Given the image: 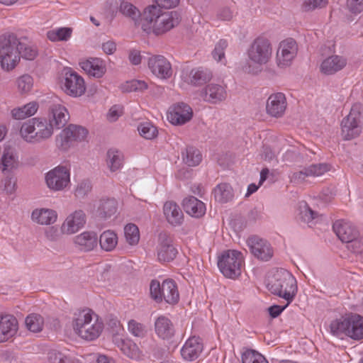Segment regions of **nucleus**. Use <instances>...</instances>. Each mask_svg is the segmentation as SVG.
Returning <instances> with one entry per match:
<instances>
[{"label":"nucleus","mask_w":363,"mask_h":363,"mask_svg":"<svg viewBox=\"0 0 363 363\" xmlns=\"http://www.w3.org/2000/svg\"><path fill=\"white\" fill-rule=\"evenodd\" d=\"M147 88V84L144 81L132 80L122 84L121 89L123 92L143 91Z\"/></svg>","instance_id":"nucleus-51"},{"label":"nucleus","mask_w":363,"mask_h":363,"mask_svg":"<svg viewBox=\"0 0 363 363\" xmlns=\"http://www.w3.org/2000/svg\"><path fill=\"white\" fill-rule=\"evenodd\" d=\"M150 296L157 302L162 301V286L157 280H152L150 286Z\"/></svg>","instance_id":"nucleus-58"},{"label":"nucleus","mask_w":363,"mask_h":363,"mask_svg":"<svg viewBox=\"0 0 363 363\" xmlns=\"http://www.w3.org/2000/svg\"><path fill=\"white\" fill-rule=\"evenodd\" d=\"M361 105L352 106L350 113L341 122V135L345 140H352L362 132L360 125Z\"/></svg>","instance_id":"nucleus-8"},{"label":"nucleus","mask_w":363,"mask_h":363,"mask_svg":"<svg viewBox=\"0 0 363 363\" xmlns=\"http://www.w3.org/2000/svg\"><path fill=\"white\" fill-rule=\"evenodd\" d=\"M73 328L82 338L92 340L102 331V324L97 321L96 315L90 309H84L74 313Z\"/></svg>","instance_id":"nucleus-4"},{"label":"nucleus","mask_w":363,"mask_h":363,"mask_svg":"<svg viewBox=\"0 0 363 363\" xmlns=\"http://www.w3.org/2000/svg\"><path fill=\"white\" fill-rule=\"evenodd\" d=\"M242 363H268L265 357L254 350H248L242 354Z\"/></svg>","instance_id":"nucleus-48"},{"label":"nucleus","mask_w":363,"mask_h":363,"mask_svg":"<svg viewBox=\"0 0 363 363\" xmlns=\"http://www.w3.org/2000/svg\"><path fill=\"white\" fill-rule=\"evenodd\" d=\"M128 330L133 335L138 337H143L147 333L145 326L134 320L128 322Z\"/></svg>","instance_id":"nucleus-55"},{"label":"nucleus","mask_w":363,"mask_h":363,"mask_svg":"<svg viewBox=\"0 0 363 363\" xmlns=\"http://www.w3.org/2000/svg\"><path fill=\"white\" fill-rule=\"evenodd\" d=\"M203 350V344L199 337H189L181 350V355L186 361L192 362L196 359Z\"/></svg>","instance_id":"nucleus-21"},{"label":"nucleus","mask_w":363,"mask_h":363,"mask_svg":"<svg viewBox=\"0 0 363 363\" xmlns=\"http://www.w3.org/2000/svg\"><path fill=\"white\" fill-rule=\"evenodd\" d=\"M49 123L53 124V128H63L69 120V113L66 108L60 104H52L49 108Z\"/></svg>","instance_id":"nucleus-23"},{"label":"nucleus","mask_w":363,"mask_h":363,"mask_svg":"<svg viewBox=\"0 0 363 363\" xmlns=\"http://www.w3.org/2000/svg\"><path fill=\"white\" fill-rule=\"evenodd\" d=\"M155 331L157 336L162 340H169L175 333L172 323L164 315H160L156 319Z\"/></svg>","instance_id":"nucleus-25"},{"label":"nucleus","mask_w":363,"mask_h":363,"mask_svg":"<svg viewBox=\"0 0 363 363\" xmlns=\"http://www.w3.org/2000/svg\"><path fill=\"white\" fill-rule=\"evenodd\" d=\"M328 0H304L303 9L305 11H311L326 6Z\"/></svg>","instance_id":"nucleus-57"},{"label":"nucleus","mask_w":363,"mask_h":363,"mask_svg":"<svg viewBox=\"0 0 363 363\" xmlns=\"http://www.w3.org/2000/svg\"><path fill=\"white\" fill-rule=\"evenodd\" d=\"M227 96L225 88L218 84L211 83L208 84L201 91V96L204 101L217 104L225 99Z\"/></svg>","instance_id":"nucleus-22"},{"label":"nucleus","mask_w":363,"mask_h":363,"mask_svg":"<svg viewBox=\"0 0 363 363\" xmlns=\"http://www.w3.org/2000/svg\"><path fill=\"white\" fill-rule=\"evenodd\" d=\"M310 177L309 174L308 173L307 167H305L303 169L294 172L291 177V180L293 182L295 183H302L305 181L306 177Z\"/></svg>","instance_id":"nucleus-60"},{"label":"nucleus","mask_w":363,"mask_h":363,"mask_svg":"<svg viewBox=\"0 0 363 363\" xmlns=\"http://www.w3.org/2000/svg\"><path fill=\"white\" fill-rule=\"evenodd\" d=\"M20 58L23 57L27 60H33L38 55V50L35 46L26 44L21 41L19 45Z\"/></svg>","instance_id":"nucleus-50"},{"label":"nucleus","mask_w":363,"mask_h":363,"mask_svg":"<svg viewBox=\"0 0 363 363\" xmlns=\"http://www.w3.org/2000/svg\"><path fill=\"white\" fill-rule=\"evenodd\" d=\"M177 252V250L173 245L172 237L166 232L160 233L158 238V259L164 262L172 261Z\"/></svg>","instance_id":"nucleus-13"},{"label":"nucleus","mask_w":363,"mask_h":363,"mask_svg":"<svg viewBox=\"0 0 363 363\" xmlns=\"http://www.w3.org/2000/svg\"><path fill=\"white\" fill-rule=\"evenodd\" d=\"M18 160L15 155L14 148L8 146L4 148L1 160V168L2 171L11 170L17 167Z\"/></svg>","instance_id":"nucleus-36"},{"label":"nucleus","mask_w":363,"mask_h":363,"mask_svg":"<svg viewBox=\"0 0 363 363\" xmlns=\"http://www.w3.org/2000/svg\"><path fill=\"white\" fill-rule=\"evenodd\" d=\"M57 213L49 208L35 209L31 215L32 220L40 225H50L57 220Z\"/></svg>","instance_id":"nucleus-31"},{"label":"nucleus","mask_w":363,"mask_h":363,"mask_svg":"<svg viewBox=\"0 0 363 363\" xmlns=\"http://www.w3.org/2000/svg\"><path fill=\"white\" fill-rule=\"evenodd\" d=\"M16 179L13 177H8L2 181L4 184V190L7 194H12L15 190L16 186Z\"/></svg>","instance_id":"nucleus-63"},{"label":"nucleus","mask_w":363,"mask_h":363,"mask_svg":"<svg viewBox=\"0 0 363 363\" xmlns=\"http://www.w3.org/2000/svg\"><path fill=\"white\" fill-rule=\"evenodd\" d=\"M242 262L241 252L237 250H227L218 257V267L225 277L235 279L241 274Z\"/></svg>","instance_id":"nucleus-7"},{"label":"nucleus","mask_w":363,"mask_h":363,"mask_svg":"<svg viewBox=\"0 0 363 363\" xmlns=\"http://www.w3.org/2000/svg\"><path fill=\"white\" fill-rule=\"evenodd\" d=\"M300 209L301 219L303 222L307 223L310 227L319 220L318 213L311 209L306 203H303V204L300 206Z\"/></svg>","instance_id":"nucleus-41"},{"label":"nucleus","mask_w":363,"mask_h":363,"mask_svg":"<svg viewBox=\"0 0 363 363\" xmlns=\"http://www.w3.org/2000/svg\"><path fill=\"white\" fill-rule=\"evenodd\" d=\"M53 133V124L45 118H33L23 123L20 130L21 137L28 143H40Z\"/></svg>","instance_id":"nucleus-6"},{"label":"nucleus","mask_w":363,"mask_h":363,"mask_svg":"<svg viewBox=\"0 0 363 363\" xmlns=\"http://www.w3.org/2000/svg\"><path fill=\"white\" fill-rule=\"evenodd\" d=\"M347 5L352 13H360L363 11V0H347Z\"/></svg>","instance_id":"nucleus-61"},{"label":"nucleus","mask_w":363,"mask_h":363,"mask_svg":"<svg viewBox=\"0 0 363 363\" xmlns=\"http://www.w3.org/2000/svg\"><path fill=\"white\" fill-rule=\"evenodd\" d=\"M164 214L167 221L173 225L182 224L184 215L180 207L174 201H167L163 208Z\"/></svg>","instance_id":"nucleus-28"},{"label":"nucleus","mask_w":363,"mask_h":363,"mask_svg":"<svg viewBox=\"0 0 363 363\" xmlns=\"http://www.w3.org/2000/svg\"><path fill=\"white\" fill-rule=\"evenodd\" d=\"M18 330V322L13 315H0V343L13 338Z\"/></svg>","instance_id":"nucleus-17"},{"label":"nucleus","mask_w":363,"mask_h":363,"mask_svg":"<svg viewBox=\"0 0 363 363\" xmlns=\"http://www.w3.org/2000/svg\"><path fill=\"white\" fill-rule=\"evenodd\" d=\"M50 363H67V357L60 352L52 350L48 353Z\"/></svg>","instance_id":"nucleus-59"},{"label":"nucleus","mask_w":363,"mask_h":363,"mask_svg":"<svg viewBox=\"0 0 363 363\" xmlns=\"http://www.w3.org/2000/svg\"><path fill=\"white\" fill-rule=\"evenodd\" d=\"M252 254L257 259L268 261L273 256V250L270 244L264 239L254 235L247 240Z\"/></svg>","instance_id":"nucleus-14"},{"label":"nucleus","mask_w":363,"mask_h":363,"mask_svg":"<svg viewBox=\"0 0 363 363\" xmlns=\"http://www.w3.org/2000/svg\"><path fill=\"white\" fill-rule=\"evenodd\" d=\"M333 228L338 238L346 244L359 235L356 228L351 223L343 220H336L333 225Z\"/></svg>","instance_id":"nucleus-19"},{"label":"nucleus","mask_w":363,"mask_h":363,"mask_svg":"<svg viewBox=\"0 0 363 363\" xmlns=\"http://www.w3.org/2000/svg\"><path fill=\"white\" fill-rule=\"evenodd\" d=\"M118 243L117 235L111 230L104 231L100 236L99 244L102 250L110 252Z\"/></svg>","instance_id":"nucleus-39"},{"label":"nucleus","mask_w":363,"mask_h":363,"mask_svg":"<svg viewBox=\"0 0 363 363\" xmlns=\"http://www.w3.org/2000/svg\"><path fill=\"white\" fill-rule=\"evenodd\" d=\"M118 347L125 355L130 359H136L139 357L138 347L134 343L121 339L118 343Z\"/></svg>","instance_id":"nucleus-45"},{"label":"nucleus","mask_w":363,"mask_h":363,"mask_svg":"<svg viewBox=\"0 0 363 363\" xmlns=\"http://www.w3.org/2000/svg\"><path fill=\"white\" fill-rule=\"evenodd\" d=\"M74 243L80 250L85 252L92 250L97 245V237L92 232H84L74 238Z\"/></svg>","instance_id":"nucleus-30"},{"label":"nucleus","mask_w":363,"mask_h":363,"mask_svg":"<svg viewBox=\"0 0 363 363\" xmlns=\"http://www.w3.org/2000/svg\"><path fill=\"white\" fill-rule=\"evenodd\" d=\"M228 46V41L225 39H220L215 45L212 52V56L217 62H222L225 58V50Z\"/></svg>","instance_id":"nucleus-52"},{"label":"nucleus","mask_w":363,"mask_h":363,"mask_svg":"<svg viewBox=\"0 0 363 363\" xmlns=\"http://www.w3.org/2000/svg\"><path fill=\"white\" fill-rule=\"evenodd\" d=\"M72 31L69 28H60L49 30L47 33V37L52 42L66 41L70 38Z\"/></svg>","instance_id":"nucleus-43"},{"label":"nucleus","mask_w":363,"mask_h":363,"mask_svg":"<svg viewBox=\"0 0 363 363\" xmlns=\"http://www.w3.org/2000/svg\"><path fill=\"white\" fill-rule=\"evenodd\" d=\"M350 316L341 317L331 322L330 325V333L335 335L345 333L348 336V330H350Z\"/></svg>","instance_id":"nucleus-38"},{"label":"nucleus","mask_w":363,"mask_h":363,"mask_svg":"<svg viewBox=\"0 0 363 363\" xmlns=\"http://www.w3.org/2000/svg\"><path fill=\"white\" fill-rule=\"evenodd\" d=\"M155 2L157 6H156L159 9H171L172 7H175L179 4V0H155Z\"/></svg>","instance_id":"nucleus-64"},{"label":"nucleus","mask_w":363,"mask_h":363,"mask_svg":"<svg viewBox=\"0 0 363 363\" xmlns=\"http://www.w3.org/2000/svg\"><path fill=\"white\" fill-rule=\"evenodd\" d=\"M182 156L183 162L189 167L198 165L202 160L200 151L192 146L187 147L185 151L182 152Z\"/></svg>","instance_id":"nucleus-37"},{"label":"nucleus","mask_w":363,"mask_h":363,"mask_svg":"<svg viewBox=\"0 0 363 363\" xmlns=\"http://www.w3.org/2000/svg\"><path fill=\"white\" fill-rule=\"evenodd\" d=\"M347 65V60L339 55H332L325 59L320 65V71L328 75L342 70Z\"/></svg>","instance_id":"nucleus-24"},{"label":"nucleus","mask_w":363,"mask_h":363,"mask_svg":"<svg viewBox=\"0 0 363 363\" xmlns=\"http://www.w3.org/2000/svg\"><path fill=\"white\" fill-rule=\"evenodd\" d=\"M27 328L33 333H38L43 330L44 319L37 313H32L26 318Z\"/></svg>","instance_id":"nucleus-42"},{"label":"nucleus","mask_w":363,"mask_h":363,"mask_svg":"<svg viewBox=\"0 0 363 363\" xmlns=\"http://www.w3.org/2000/svg\"><path fill=\"white\" fill-rule=\"evenodd\" d=\"M48 186L54 191L63 190L70 182L69 171L62 166H58L46 174Z\"/></svg>","instance_id":"nucleus-11"},{"label":"nucleus","mask_w":363,"mask_h":363,"mask_svg":"<svg viewBox=\"0 0 363 363\" xmlns=\"http://www.w3.org/2000/svg\"><path fill=\"white\" fill-rule=\"evenodd\" d=\"M148 67L154 75L162 79H169L172 75V65L162 55H154L150 57Z\"/></svg>","instance_id":"nucleus-16"},{"label":"nucleus","mask_w":363,"mask_h":363,"mask_svg":"<svg viewBox=\"0 0 363 363\" xmlns=\"http://www.w3.org/2000/svg\"><path fill=\"white\" fill-rule=\"evenodd\" d=\"M118 210V202L115 199H102L99 201L97 213L99 217L107 219L113 216Z\"/></svg>","instance_id":"nucleus-34"},{"label":"nucleus","mask_w":363,"mask_h":363,"mask_svg":"<svg viewBox=\"0 0 363 363\" xmlns=\"http://www.w3.org/2000/svg\"><path fill=\"white\" fill-rule=\"evenodd\" d=\"M62 89L74 97L82 96L86 90L84 79L75 72L68 69L65 73V82Z\"/></svg>","instance_id":"nucleus-12"},{"label":"nucleus","mask_w":363,"mask_h":363,"mask_svg":"<svg viewBox=\"0 0 363 363\" xmlns=\"http://www.w3.org/2000/svg\"><path fill=\"white\" fill-rule=\"evenodd\" d=\"M107 164L111 171L115 172L123 164L122 154L115 150H110L107 152Z\"/></svg>","instance_id":"nucleus-44"},{"label":"nucleus","mask_w":363,"mask_h":363,"mask_svg":"<svg viewBox=\"0 0 363 363\" xmlns=\"http://www.w3.org/2000/svg\"><path fill=\"white\" fill-rule=\"evenodd\" d=\"M119 11L123 16L130 18L135 23L138 18L142 17L140 11L134 5L123 0L120 4Z\"/></svg>","instance_id":"nucleus-40"},{"label":"nucleus","mask_w":363,"mask_h":363,"mask_svg":"<svg viewBox=\"0 0 363 363\" xmlns=\"http://www.w3.org/2000/svg\"><path fill=\"white\" fill-rule=\"evenodd\" d=\"M272 46L270 41L264 37L255 39L247 50V62L243 66V70L250 74H258L262 70V66L271 59Z\"/></svg>","instance_id":"nucleus-2"},{"label":"nucleus","mask_w":363,"mask_h":363,"mask_svg":"<svg viewBox=\"0 0 363 363\" xmlns=\"http://www.w3.org/2000/svg\"><path fill=\"white\" fill-rule=\"evenodd\" d=\"M330 165L326 163L314 164L307 167L310 177H320L330 170Z\"/></svg>","instance_id":"nucleus-54"},{"label":"nucleus","mask_w":363,"mask_h":363,"mask_svg":"<svg viewBox=\"0 0 363 363\" xmlns=\"http://www.w3.org/2000/svg\"><path fill=\"white\" fill-rule=\"evenodd\" d=\"M182 205L186 213L192 217L200 218L206 213L205 204L194 196L185 198Z\"/></svg>","instance_id":"nucleus-27"},{"label":"nucleus","mask_w":363,"mask_h":363,"mask_svg":"<svg viewBox=\"0 0 363 363\" xmlns=\"http://www.w3.org/2000/svg\"><path fill=\"white\" fill-rule=\"evenodd\" d=\"M19 45L20 39L13 33L0 35V62L4 70H12L20 62Z\"/></svg>","instance_id":"nucleus-5"},{"label":"nucleus","mask_w":363,"mask_h":363,"mask_svg":"<svg viewBox=\"0 0 363 363\" xmlns=\"http://www.w3.org/2000/svg\"><path fill=\"white\" fill-rule=\"evenodd\" d=\"M88 130L79 125L70 124L63 129L60 135V143L59 147L62 150H67L74 143L84 141L88 135Z\"/></svg>","instance_id":"nucleus-9"},{"label":"nucleus","mask_w":363,"mask_h":363,"mask_svg":"<svg viewBox=\"0 0 363 363\" xmlns=\"http://www.w3.org/2000/svg\"><path fill=\"white\" fill-rule=\"evenodd\" d=\"M268 290L290 303L297 291L296 281L292 274L286 269H279L269 277L267 285Z\"/></svg>","instance_id":"nucleus-3"},{"label":"nucleus","mask_w":363,"mask_h":363,"mask_svg":"<svg viewBox=\"0 0 363 363\" xmlns=\"http://www.w3.org/2000/svg\"><path fill=\"white\" fill-rule=\"evenodd\" d=\"M350 328L348 330V337L354 340L363 339V317L354 314L350 315Z\"/></svg>","instance_id":"nucleus-35"},{"label":"nucleus","mask_w":363,"mask_h":363,"mask_svg":"<svg viewBox=\"0 0 363 363\" xmlns=\"http://www.w3.org/2000/svg\"><path fill=\"white\" fill-rule=\"evenodd\" d=\"M81 67L89 75L96 78L101 77L106 72L105 62L100 58H90L80 62Z\"/></svg>","instance_id":"nucleus-26"},{"label":"nucleus","mask_w":363,"mask_h":363,"mask_svg":"<svg viewBox=\"0 0 363 363\" xmlns=\"http://www.w3.org/2000/svg\"><path fill=\"white\" fill-rule=\"evenodd\" d=\"M217 17L221 21H230L233 17V13L230 8L223 7L218 11Z\"/></svg>","instance_id":"nucleus-62"},{"label":"nucleus","mask_w":363,"mask_h":363,"mask_svg":"<svg viewBox=\"0 0 363 363\" xmlns=\"http://www.w3.org/2000/svg\"><path fill=\"white\" fill-rule=\"evenodd\" d=\"M16 84L18 88V91L21 94H25L32 89L33 86V79L29 74H23L16 79Z\"/></svg>","instance_id":"nucleus-47"},{"label":"nucleus","mask_w":363,"mask_h":363,"mask_svg":"<svg viewBox=\"0 0 363 363\" xmlns=\"http://www.w3.org/2000/svg\"><path fill=\"white\" fill-rule=\"evenodd\" d=\"M85 222V213L81 210L76 211L67 217L61 226V231L64 234H74L84 226Z\"/></svg>","instance_id":"nucleus-20"},{"label":"nucleus","mask_w":363,"mask_h":363,"mask_svg":"<svg viewBox=\"0 0 363 363\" xmlns=\"http://www.w3.org/2000/svg\"><path fill=\"white\" fill-rule=\"evenodd\" d=\"M92 186L90 181L84 179L78 183L74 191V195L79 199H84L91 191Z\"/></svg>","instance_id":"nucleus-53"},{"label":"nucleus","mask_w":363,"mask_h":363,"mask_svg":"<svg viewBox=\"0 0 363 363\" xmlns=\"http://www.w3.org/2000/svg\"><path fill=\"white\" fill-rule=\"evenodd\" d=\"M138 130L140 135L147 140H152L155 138L158 133L157 128L149 122L141 123L138 126Z\"/></svg>","instance_id":"nucleus-49"},{"label":"nucleus","mask_w":363,"mask_h":363,"mask_svg":"<svg viewBox=\"0 0 363 363\" xmlns=\"http://www.w3.org/2000/svg\"><path fill=\"white\" fill-rule=\"evenodd\" d=\"M179 23L175 12H162L155 5L147 7L140 18L142 29L147 33L152 31L156 35L164 33Z\"/></svg>","instance_id":"nucleus-1"},{"label":"nucleus","mask_w":363,"mask_h":363,"mask_svg":"<svg viewBox=\"0 0 363 363\" xmlns=\"http://www.w3.org/2000/svg\"><path fill=\"white\" fill-rule=\"evenodd\" d=\"M193 116L191 108L184 102H178L169 107L167 118L174 125H183Z\"/></svg>","instance_id":"nucleus-15"},{"label":"nucleus","mask_w":363,"mask_h":363,"mask_svg":"<svg viewBox=\"0 0 363 363\" xmlns=\"http://www.w3.org/2000/svg\"><path fill=\"white\" fill-rule=\"evenodd\" d=\"M298 51L296 42L292 38H287L279 44L277 52L278 67L285 68L291 65Z\"/></svg>","instance_id":"nucleus-10"},{"label":"nucleus","mask_w":363,"mask_h":363,"mask_svg":"<svg viewBox=\"0 0 363 363\" xmlns=\"http://www.w3.org/2000/svg\"><path fill=\"white\" fill-rule=\"evenodd\" d=\"M212 77V72L208 69L194 68L189 72L188 83L193 86H201L208 82Z\"/></svg>","instance_id":"nucleus-29"},{"label":"nucleus","mask_w":363,"mask_h":363,"mask_svg":"<svg viewBox=\"0 0 363 363\" xmlns=\"http://www.w3.org/2000/svg\"><path fill=\"white\" fill-rule=\"evenodd\" d=\"M170 304L178 302L179 294L177 286L173 280H165L162 284V299Z\"/></svg>","instance_id":"nucleus-32"},{"label":"nucleus","mask_w":363,"mask_h":363,"mask_svg":"<svg viewBox=\"0 0 363 363\" xmlns=\"http://www.w3.org/2000/svg\"><path fill=\"white\" fill-rule=\"evenodd\" d=\"M347 248L353 253L359 255L363 258V238L352 239V241L347 243Z\"/></svg>","instance_id":"nucleus-56"},{"label":"nucleus","mask_w":363,"mask_h":363,"mask_svg":"<svg viewBox=\"0 0 363 363\" xmlns=\"http://www.w3.org/2000/svg\"><path fill=\"white\" fill-rule=\"evenodd\" d=\"M213 194L216 201L220 203H225L233 200L234 191L229 184L220 183L214 188Z\"/></svg>","instance_id":"nucleus-33"},{"label":"nucleus","mask_w":363,"mask_h":363,"mask_svg":"<svg viewBox=\"0 0 363 363\" xmlns=\"http://www.w3.org/2000/svg\"><path fill=\"white\" fill-rule=\"evenodd\" d=\"M124 234L125 240L130 245H135L138 243L140 240V233L138 228L133 223L128 224L124 228Z\"/></svg>","instance_id":"nucleus-46"},{"label":"nucleus","mask_w":363,"mask_h":363,"mask_svg":"<svg viewBox=\"0 0 363 363\" xmlns=\"http://www.w3.org/2000/svg\"><path fill=\"white\" fill-rule=\"evenodd\" d=\"M286 108L285 95L281 92L271 94L267 101V113L272 117H281Z\"/></svg>","instance_id":"nucleus-18"}]
</instances>
